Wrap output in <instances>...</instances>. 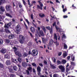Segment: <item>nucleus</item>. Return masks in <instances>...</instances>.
Here are the masks:
<instances>
[{"mask_svg": "<svg viewBox=\"0 0 77 77\" xmlns=\"http://www.w3.org/2000/svg\"><path fill=\"white\" fill-rule=\"evenodd\" d=\"M13 49L14 50V51L15 53V54H16L17 56H18L19 57H21L22 55L21 54L20 52L17 51V48L14 47L13 48Z\"/></svg>", "mask_w": 77, "mask_h": 77, "instance_id": "nucleus-1", "label": "nucleus"}, {"mask_svg": "<svg viewBox=\"0 0 77 77\" xmlns=\"http://www.w3.org/2000/svg\"><path fill=\"white\" fill-rule=\"evenodd\" d=\"M15 29L16 30V32L17 34H19V32L21 31V28L20 25H17L15 27Z\"/></svg>", "mask_w": 77, "mask_h": 77, "instance_id": "nucleus-2", "label": "nucleus"}, {"mask_svg": "<svg viewBox=\"0 0 77 77\" xmlns=\"http://www.w3.org/2000/svg\"><path fill=\"white\" fill-rule=\"evenodd\" d=\"M59 68L60 69L62 72H64L65 71V67L62 65H60L58 66Z\"/></svg>", "mask_w": 77, "mask_h": 77, "instance_id": "nucleus-3", "label": "nucleus"}, {"mask_svg": "<svg viewBox=\"0 0 77 77\" xmlns=\"http://www.w3.org/2000/svg\"><path fill=\"white\" fill-rule=\"evenodd\" d=\"M5 11V7L1 6L0 7V14H3V12Z\"/></svg>", "mask_w": 77, "mask_h": 77, "instance_id": "nucleus-4", "label": "nucleus"}, {"mask_svg": "<svg viewBox=\"0 0 77 77\" xmlns=\"http://www.w3.org/2000/svg\"><path fill=\"white\" fill-rule=\"evenodd\" d=\"M72 70L74 69V67L72 66H70L69 67H66V72H68V71H69L70 70Z\"/></svg>", "mask_w": 77, "mask_h": 77, "instance_id": "nucleus-5", "label": "nucleus"}, {"mask_svg": "<svg viewBox=\"0 0 77 77\" xmlns=\"http://www.w3.org/2000/svg\"><path fill=\"white\" fill-rule=\"evenodd\" d=\"M27 70L26 71V73L27 74H28V75H30V73H29V71H30L31 72L32 71V68L29 67L27 68Z\"/></svg>", "mask_w": 77, "mask_h": 77, "instance_id": "nucleus-6", "label": "nucleus"}, {"mask_svg": "<svg viewBox=\"0 0 77 77\" xmlns=\"http://www.w3.org/2000/svg\"><path fill=\"white\" fill-rule=\"evenodd\" d=\"M40 6H39V5H37V9H40L41 11L42 10L43 8L42 7L43 6V4H40Z\"/></svg>", "mask_w": 77, "mask_h": 77, "instance_id": "nucleus-7", "label": "nucleus"}, {"mask_svg": "<svg viewBox=\"0 0 77 77\" xmlns=\"http://www.w3.org/2000/svg\"><path fill=\"white\" fill-rule=\"evenodd\" d=\"M53 40L51 39L49 42V46L48 47V48L49 50H52L51 48H50V47H51L52 44H53Z\"/></svg>", "mask_w": 77, "mask_h": 77, "instance_id": "nucleus-8", "label": "nucleus"}, {"mask_svg": "<svg viewBox=\"0 0 77 77\" xmlns=\"http://www.w3.org/2000/svg\"><path fill=\"white\" fill-rule=\"evenodd\" d=\"M32 53L34 55V56H37L38 54V51L36 50H33L32 51Z\"/></svg>", "mask_w": 77, "mask_h": 77, "instance_id": "nucleus-9", "label": "nucleus"}, {"mask_svg": "<svg viewBox=\"0 0 77 77\" xmlns=\"http://www.w3.org/2000/svg\"><path fill=\"white\" fill-rule=\"evenodd\" d=\"M47 29L48 30L50 31V32L51 34H52L53 33V29L52 28L51 29V28L50 27V26H48L46 27Z\"/></svg>", "mask_w": 77, "mask_h": 77, "instance_id": "nucleus-10", "label": "nucleus"}, {"mask_svg": "<svg viewBox=\"0 0 77 77\" xmlns=\"http://www.w3.org/2000/svg\"><path fill=\"white\" fill-rule=\"evenodd\" d=\"M11 23H9L7 24H5V28H9V27H10L11 26Z\"/></svg>", "mask_w": 77, "mask_h": 77, "instance_id": "nucleus-11", "label": "nucleus"}, {"mask_svg": "<svg viewBox=\"0 0 77 77\" xmlns=\"http://www.w3.org/2000/svg\"><path fill=\"white\" fill-rule=\"evenodd\" d=\"M5 9L7 11H10V5H7L5 7Z\"/></svg>", "mask_w": 77, "mask_h": 77, "instance_id": "nucleus-12", "label": "nucleus"}, {"mask_svg": "<svg viewBox=\"0 0 77 77\" xmlns=\"http://www.w3.org/2000/svg\"><path fill=\"white\" fill-rule=\"evenodd\" d=\"M14 35L11 34L8 35V39H13L14 38Z\"/></svg>", "mask_w": 77, "mask_h": 77, "instance_id": "nucleus-13", "label": "nucleus"}, {"mask_svg": "<svg viewBox=\"0 0 77 77\" xmlns=\"http://www.w3.org/2000/svg\"><path fill=\"white\" fill-rule=\"evenodd\" d=\"M6 49L3 48L1 50V52L2 53L5 54L6 52Z\"/></svg>", "mask_w": 77, "mask_h": 77, "instance_id": "nucleus-14", "label": "nucleus"}, {"mask_svg": "<svg viewBox=\"0 0 77 77\" xmlns=\"http://www.w3.org/2000/svg\"><path fill=\"white\" fill-rule=\"evenodd\" d=\"M30 29V30H31L32 33H35V28H34L33 27H31Z\"/></svg>", "mask_w": 77, "mask_h": 77, "instance_id": "nucleus-15", "label": "nucleus"}, {"mask_svg": "<svg viewBox=\"0 0 77 77\" xmlns=\"http://www.w3.org/2000/svg\"><path fill=\"white\" fill-rule=\"evenodd\" d=\"M39 34L42 36H44V32L42 30H41L39 32Z\"/></svg>", "mask_w": 77, "mask_h": 77, "instance_id": "nucleus-16", "label": "nucleus"}, {"mask_svg": "<svg viewBox=\"0 0 77 77\" xmlns=\"http://www.w3.org/2000/svg\"><path fill=\"white\" fill-rule=\"evenodd\" d=\"M63 56L64 57H65L66 56H67V53L65 51H63Z\"/></svg>", "mask_w": 77, "mask_h": 77, "instance_id": "nucleus-17", "label": "nucleus"}, {"mask_svg": "<svg viewBox=\"0 0 77 77\" xmlns=\"http://www.w3.org/2000/svg\"><path fill=\"white\" fill-rule=\"evenodd\" d=\"M13 69L15 71H17L18 70V68L17 66H14L13 67Z\"/></svg>", "mask_w": 77, "mask_h": 77, "instance_id": "nucleus-18", "label": "nucleus"}, {"mask_svg": "<svg viewBox=\"0 0 77 77\" xmlns=\"http://www.w3.org/2000/svg\"><path fill=\"white\" fill-rule=\"evenodd\" d=\"M41 27L42 29L43 30L44 32H45V33H46V29H45V27L42 26H41Z\"/></svg>", "mask_w": 77, "mask_h": 77, "instance_id": "nucleus-19", "label": "nucleus"}, {"mask_svg": "<svg viewBox=\"0 0 77 77\" xmlns=\"http://www.w3.org/2000/svg\"><path fill=\"white\" fill-rule=\"evenodd\" d=\"M22 65L23 66H24V67H26V66L27 65V63L25 62H23L22 63Z\"/></svg>", "mask_w": 77, "mask_h": 77, "instance_id": "nucleus-20", "label": "nucleus"}, {"mask_svg": "<svg viewBox=\"0 0 77 77\" xmlns=\"http://www.w3.org/2000/svg\"><path fill=\"white\" fill-rule=\"evenodd\" d=\"M39 17H40L41 18H43V17H45V14L42 13L39 14Z\"/></svg>", "mask_w": 77, "mask_h": 77, "instance_id": "nucleus-21", "label": "nucleus"}, {"mask_svg": "<svg viewBox=\"0 0 77 77\" xmlns=\"http://www.w3.org/2000/svg\"><path fill=\"white\" fill-rule=\"evenodd\" d=\"M6 64L7 65H9L11 64V63L10 62V60H7L6 61Z\"/></svg>", "mask_w": 77, "mask_h": 77, "instance_id": "nucleus-22", "label": "nucleus"}, {"mask_svg": "<svg viewBox=\"0 0 77 77\" xmlns=\"http://www.w3.org/2000/svg\"><path fill=\"white\" fill-rule=\"evenodd\" d=\"M5 15L6 16H7V17H10V18H12V16L9 13H6L5 14Z\"/></svg>", "mask_w": 77, "mask_h": 77, "instance_id": "nucleus-23", "label": "nucleus"}, {"mask_svg": "<svg viewBox=\"0 0 77 77\" xmlns=\"http://www.w3.org/2000/svg\"><path fill=\"white\" fill-rule=\"evenodd\" d=\"M42 41H43V43H44V44H45V43L48 41V40L47 39H42Z\"/></svg>", "mask_w": 77, "mask_h": 77, "instance_id": "nucleus-24", "label": "nucleus"}, {"mask_svg": "<svg viewBox=\"0 0 77 77\" xmlns=\"http://www.w3.org/2000/svg\"><path fill=\"white\" fill-rule=\"evenodd\" d=\"M71 57L72 59V61H74V59H75V57H74V56H73V55L72 54Z\"/></svg>", "mask_w": 77, "mask_h": 77, "instance_id": "nucleus-25", "label": "nucleus"}, {"mask_svg": "<svg viewBox=\"0 0 77 77\" xmlns=\"http://www.w3.org/2000/svg\"><path fill=\"white\" fill-rule=\"evenodd\" d=\"M37 70L38 72H40L41 71V67L38 66L37 67Z\"/></svg>", "mask_w": 77, "mask_h": 77, "instance_id": "nucleus-26", "label": "nucleus"}, {"mask_svg": "<svg viewBox=\"0 0 77 77\" xmlns=\"http://www.w3.org/2000/svg\"><path fill=\"white\" fill-rule=\"evenodd\" d=\"M62 62L63 64H65L66 63V60H63L62 61Z\"/></svg>", "mask_w": 77, "mask_h": 77, "instance_id": "nucleus-27", "label": "nucleus"}, {"mask_svg": "<svg viewBox=\"0 0 77 77\" xmlns=\"http://www.w3.org/2000/svg\"><path fill=\"white\" fill-rule=\"evenodd\" d=\"M54 39H57V36L56 35V34L55 33L54 35Z\"/></svg>", "mask_w": 77, "mask_h": 77, "instance_id": "nucleus-28", "label": "nucleus"}, {"mask_svg": "<svg viewBox=\"0 0 77 77\" xmlns=\"http://www.w3.org/2000/svg\"><path fill=\"white\" fill-rule=\"evenodd\" d=\"M5 57L7 59H10V56L8 54H6L5 55Z\"/></svg>", "mask_w": 77, "mask_h": 77, "instance_id": "nucleus-29", "label": "nucleus"}, {"mask_svg": "<svg viewBox=\"0 0 77 77\" xmlns=\"http://www.w3.org/2000/svg\"><path fill=\"white\" fill-rule=\"evenodd\" d=\"M24 23L26 27V30H28L29 28H28V26H27V25H26V23H25L24 21Z\"/></svg>", "mask_w": 77, "mask_h": 77, "instance_id": "nucleus-30", "label": "nucleus"}, {"mask_svg": "<svg viewBox=\"0 0 77 77\" xmlns=\"http://www.w3.org/2000/svg\"><path fill=\"white\" fill-rule=\"evenodd\" d=\"M5 42H6V43H9L10 41L8 39H5Z\"/></svg>", "mask_w": 77, "mask_h": 77, "instance_id": "nucleus-31", "label": "nucleus"}, {"mask_svg": "<svg viewBox=\"0 0 77 77\" xmlns=\"http://www.w3.org/2000/svg\"><path fill=\"white\" fill-rule=\"evenodd\" d=\"M10 77H15V75L14 74H10Z\"/></svg>", "mask_w": 77, "mask_h": 77, "instance_id": "nucleus-32", "label": "nucleus"}, {"mask_svg": "<svg viewBox=\"0 0 77 77\" xmlns=\"http://www.w3.org/2000/svg\"><path fill=\"white\" fill-rule=\"evenodd\" d=\"M59 77V75L58 74H54L53 75V77Z\"/></svg>", "mask_w": 77, "mask_h": 77, "instance_id": "nucleus-33", "label": "nucleus"}, {"mask_svg": "<svg viewBox=\"0 0 77 77\" xmlns=\"http://www.w3.org/2000/svg\"><path fill=\"white\" fill-rule=\"evenodd\" d=\"M9 71L10 72H12V73L14 72V70H13L12 69H9Z\"/></svg>", "mask_w": 77, "mask_h": 77, "instance_id": "nucleus-34", "label": "nucleus"}, {"mask_svg": "<svg viewBox=\"0 0 77 77\" xmlns=\"http://www.w3.org/2000/svg\"><path fill=\"white\" fill-rule=\"evenodd\" d=\"M23 56L24 57H26V56H27V54L26 53L24 52L23 54Z\"/></svg>", "mask_w": 77, "mask_h": 77, "instance_id": "nucleus-35", "label": "nucleus"}, {"mask_svg": "<svg viewBox=\"0 0 77 77\" xmlns=\"http://www.w3.org/2000/svg\"><path fill=\"white\" fill-rule=\"evenodd\" d=\"M19 38L20 39H23L24 36L22 35H19Z\"/></svg>", "mask_w": 77, "mask_h": 77, "instance_id": "nucleus-36", "label": "nucleus"}, {"mask_svg": "<svg viewBox=\"0 0 77 77\" xmlns=\"http://www.w3.org/2000/svg\"><path fill=\"white\" fill-rule=\"evenodd\" d=\"M52 60H53V61L54 62H56V58H54V57H53L52 58Z\"/></svg>", "mask_w": 77, "mask_h": 77, "instance_id": "nucleus-37", "label": "nucleus"}, {"mask_svg": "<svg viewBox=\"0 0 77 77\" xmlns=\"http://www.w3.org/2000/svg\"><path fill=\"white\" fill-rule=\"evenodd\" d=\"M57 64H61V63H62V62H60V61L58 60L57 62Z\"/></svg>", "mask_w": 77, "mask_h": 77, "instance_id": "nucleus-38", "label": "nucleus"}, {"mask_svg": "<svg viewBox=\"0 0 77 77\" xmlns=\"http://www.w3.org/2000/svg\"><path fill=\"white\" fill-rule=\"evenodd\" d=\"M22 0L23 2V5H25V6H26V2L24 0Z\"/></svg>", "mask_w": 77, "mask_h": 77, "instance_id": "nucleus-39", "label": "nucleus"}, {"mask_svg": "<svg viewBox=\"0 0 77 77\" xmlns=\"http://www.w3.org/2000/svg\"><path fill=\"white\" fill-rule=\"evenodd\" d=\"M71 65H73V66H75V63H74V62H72L71 63Z\"/></svg>", "mask_w": 77, "mask_h": 77, "instance_id": "nucleus-40", "label": "nucleus"}, {"mask_svg": "<svg viewBox=\"0 0 77 77\" xmlns=\"http://www.w3.org/2000/svg\"><path fill=\"white\" fill-rule=\"evenodd\" d=\"M51 67H52V68H53V69H55V68H56V67L53 65H51Z\"/></svg>", "mask_w": 77, "mask_h": 77, "instance_id": "nucleus-41", "label": "nucleus"}, {"mask_svg": "<svg viewBox=\"0 0 77 77\" xmlns=\"http://www.w3.org/2000/svg\"><path fill=\"white\" fill-rule=\"evenodd\" d=\"M54 43H55L56 46L59 45V43L57 42V41L55 42V41H54Z\"/></svg>", "mask_w": 77, "mask_h": 77, "instance_id": "nucleus-42", "label": "nucleus"}, {"mask_svg": "<svg viewBox=\"0 0 77 77\" xmlns=\"http://www.w3.org/2000/svg\"><path fill=\"white\" fill-rule=\"evenodd\" d=\"M0 67L1 68H3V64H2V63H0Z\"/></svg>", "mask_w": 77, "mask_h": 77, "instance_id": "nucleus-43", "label": "nucleus"}, {"mask_svg": "<svg viewBox=\"0 0 77 77\" xmlns=\"http://www.w3.org/2000/svg\"><path fill=\"white\" fill-rule=\"evenodd\" d=\"M3 41L2 39H0V44H3Z\"/></svg>", "mask_w": 77, "mask_h": 77, "instance_id": "nucleus-44", "label": "nucleus"}, {"mask_svg": "<svg viewBox=\"0 0 77 77\" xmlns=\"http://www.w3.org/2000/svg\"><path fill=\"white\" fill-rule=\"evenodd\" d=\"M64 48H65V49H66V48H67V45H66L64 44Z\"/></svg>", "mask_w": 77, "mask_h": 77, "instance_id": "nucleus-45", "label": "nucleus"}, {"mask_svg": "<svg viewBox=\"0 0 77 77\" xmlns=\"http://www.w3.org/2000/svg\"><path fill=\"white\" fill-rule=\"evenodd\" d=\"M18 61H19V62H21V58H18Z\"/></svg>", "mask_w": 77, "mask_h": 77, "instance_id": "nucleus-46", "label": "nucleus"}, {"mask_svg": "<svg viewBox=\"0 0 77 77\" xmlns=\"http://www.w3.org/2000/svg\"><path fill=\"white\" fill-rule=\"evenodd\" d=\"M1 1L2 3H5V2H6L5 0H1Z\"/></svg>", "mask_w": 77, "mask_h": 77, "instance_id": "nucleus-47", "label": "nucleus"}, {"mask_svg": "<svg viewBox=\"0 0 77 77\" xmlns=\"http://www.w3.org/2000/svg\"><path fill=\"white\" fill-rule=\"evenodd\" d=\"M67 11V9L66 8H65V9L64 8L63 9V11L64 12H65V11Z\"/></svg>", "mask_w": 77, "mask_h": 77, "instance_id": "nucleus-48", "label": "nucleus"}, {"mask_svg": "<svg viewBox=\"0 0 77 77\" xmlns=\"http://www.w3.org/2000/svg\"><path fill=\"white\" fill-rule=\"evenodd\" d=\"M25 21L28 23V24H29V21H28V20L27 19H25Z\"/></svg>", "mask_w": 77, "mask_h": 77, "instance_id": "nucleus-49", "label": "nucleus"}, {"mask_svg": "<svg viewBox=\"0 0 77 77\" xmlns=\"http://www.w3.org/2000/svg\"><path fill=\"white\" fill-rule=\"evenodd\" d=\"M19 41L20 43H21V44H23V43L24 42H23V40L22 39L20 40Z\"/></svg>", "mask_w": 77, "mask_h": 77, "instance_id": "nucleus-50", "label": "nucleus"}, {"mask_svg": "<svg viewBox=\"0 0 77 77\" xmlns=\"http://www.w3.org/2000/svg\"><path fill=\"white\" fill-rule=\"evenodd\" d=\"M58 56H61V55H62V52H59L58 53Z\"/></svg>", "mask_w": 77, "mask_h": 77, "instance_id": "nucleus-51", "label": "nucleus"}, {"mask_svg": "<svg viewBox=\"0 0 77 77\" xmlns=\"http://www.w3.org/2000/svg\"><path fill=\"white\" fill-rule=\"evenodd\" d=\"M72 7H73V9H76V7L74 6V4H72Z\"/></svg>", "mask_w": 77, "mask_h": 77, "instance_id": "nucleus-52", "label": "nucleus"}, {"mask_svg": "<svg viewBox=\"0 0 77 77\" xmlns=\"http://www.w3.org/2000/svg\"><path fill=\"white\" fill-rule=\"evenodd\" d=\"M32 66H36V64L35 63H32Z\"/></svg>", "mask_w": 77, "mask_h": 77, "instance_id": "nucleus-53", "label": "nucleus"}, {"mask_svg": "<svg viewBox=\"0 0 77 77\" xmlns=\"http://www.w3.org/2000/svg\"><path fill=\"white\" fill-rule=\"evenodd\" d=\"M55 28L57 30V31H58V30L59 29V28L57 27L56 25L55 26Z\"/></svg>", "mask_w": 77, "mask_h": 77, "instance_id": "nucleus-54", "label": "nucleus"}, {"mask_svg": "<svg viewBox=\"0 0 77 77\" xmlns=\"http://www.w3.org/2000/svg\"><path fill=\"white\" fill-rule=\"evenodd\" d=\"M40 77H47V76L46 75H45V77L43 75H40Z\"/></svg>", "mask_w": 77, "mask_h": 77, "instance_id": "nucleus-55", "label": "nucleus"}, {"mask_svg": "<svg viewBox=\"0 0 77 77\" xmlns=\"http://www.w3.org/2000/svg\"><path fill=\"white\" fill-rule=\"evenodd\" d=\"M31 18L32 20H33V15H31Z\"/></svg>", "mask_w": 77, "mask_h": 77, "instance_id": "nucleus-56", "label": "nucleus"}, {"mask_svg": "<svg viewBox=\"0 0 77 77\" xmlns=\"http://www.w3.org/2000/svg\"><path fill=\"white\" fill-rule=\"evenodd\" d=\"M44 63L45 64V65H47V62L45 60L44 61Z\"/></svg>", "mask_w": 77, "mask_h": 77, "instance_id": "nucleus-57", "label": "nucleus"}, {"mask_svg": "<svg viewBox=\"0 0 77 77\" xmlns=\"http://www.w3.org/2000/svg\"><path fill=\"white\" fill-rule=\"evenodd\" d=\"M62 38H66V36H65V35H63V36H62Z\"/></svg>", "mask_w": 77, "mask_h": 77, "instance_id": "nucleus-58", "label": "nucleus"}, {"mask_svg": "<svg viewBox=\"0 0 77 77\" xmlns=\"http://www.w3.org/2000/svg\"><path fill=\"white\" fill-rule=\"evenodd\" d=\"M11 60L12 62H14V63H16L15 62V60H14V59L12 58L11 59Z\"/></svg>", "mask_w": 77, "mask_h": 77, "instance_id": "nucleus-59", "label": "nucleus"}, {"mask_svg": "<svg viewBox=\"0 0 77 77\" xmlns=\"http://www.w3.org/2000/svg\"><path fill=\"white\" fill-rule=\"evenodd\" d=\"M5 32V31H4V30H3V29H1L0 30V32H2V33H3V32Z\"/></svg>", "mask_w": 77, "mask_h": 77, "instance_id": "nucleus-60", "label": "nucleus"}, {"mask_svg": "<svg viewBox=\"0 0 77 77\" xmlns=\"http://www.w3.org/2000/svg\"><path fill=\"white\" fill-rule=\"evenodd\" d=\"M68 17V16H63V18H67Z\"/></svg>", "mask_w": 77, "mask_h": 77, "instance_id": "nucleus-61", "label": "nucleus"}, {"mask_svg": "<svg viewBox=\"0 0 77 77\" xmlns=\"http://www.w3.org/2000/svg\"><path fill=\"white\" fill-rule=\"evenodd\" d=\"M32 24H33V25L34 26V27H35L36 28V25L35 24H34V23H33V22H32Z\"/></svg>", "mask_w": 77, "mask_h": 77, "instance_id": "nucleus-62", "label": "nucleus"}, {"mask_svg": "<svg viewBox=\"0 0 77 77\" xmlns=\"http://www.w3.org/2000/svg\"><path fill=\"white\" fill-rule=\"evenodd\" d=\"M56 3H60V2L58 0H56Z\"/></svg>", "mask_w": 77, "mask_h": 77, "instance_id": "nucleus-63", "label": "nucleus"}, {"mask_svg": "<svg viewBox=\"0 0 77 77\" xmlns=\"http://www.w3.org/2000/svg\"><path fill=\"white\" fill-rule=\"evenodd\" d=\"M32 3H36V2L35 1H32Z\"/></svg>", "mask_w": 77, "mask_h": 77, "instance_id": "nucleus-64", "label": "nucleus"}]
</instances>
